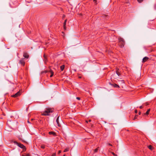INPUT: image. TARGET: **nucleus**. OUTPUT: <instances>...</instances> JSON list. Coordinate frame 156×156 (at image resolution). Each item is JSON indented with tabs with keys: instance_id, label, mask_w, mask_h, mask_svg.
Here are the masks:
<instances>
[{
	"instance_id": "1",
	"label": "nucleus",
	"mask_w": 156,
	"mask_h": 156,
	"mask_svg": "<svg viewBox=\"0 0 156 156\" xmlns=\"http://www.w3.org/2000/svg\"><path fill=\"white\" fill-rule=\"evenodd\" d=\"M54 109L50 108H46L43 113L41 114L42 115L47 116L50 115V113H52L54 111Z\"/></svg>"
},
{
	"instance_id": "2",
	"label": "nucleus",
	"mask_w": 156,
	"mask_h": 156,
	"mask_svg": "<svg viewBox=\"0 0 156 156\" xmlns=\"http://www.w3.org/2000/svg\"><path fill=\"white\" fill-rule=\"evenodd\" d=\"M14 144H16L19 147L23 149V150L26 151V147L23 144L20 143H18L16 141H14Z\"/></svg>"
},
{
	"instance_id": "3",
	"label": "nucleus",
	"mask_w": 156,
	"mask_h": 156,
	"mask_svg": "<svg viewBox=\"0 0 156 156\" xmlns=\"http://www.w3.org/2000/svg\"><path fill=\"white\" fill-rule=\"evenodd\" d=\"M119 41L121 42V45H120V47L121 48H122L124 47V45L125 44V41L124 40L121 38L119 37Z\"/></svg>"
},
{
	"instance_id": "4",
	"label": "nucleus",
	"mask_w": 156,
	"mask_h": 156,
	"mask_svg": "<svg viewBox=\"0 0 156 156\" xmlns=\"http://www.w3.org/2000/svg\"><path fill=\"white\" fill-rule=\"evenodd\" d=\"M59 116H58L56 119V122L57 123V126L59 127L61 126V125L60 122H62V120L60 119H59Z\"/></svg>"
},
{
	"instance_id": "5",
	"label": "nucleus",
	"mask_w": 156,
	"mask_h": 156,
	"mask_svg": "<svg viewBox=\"0 0 156 156\" xmlns=\"http://www.w3.org/2000/svg\"><path fill=\"white\" fill-rule=\"evenodd\" d=\"M19 64L24 66L25 64V61L24 58H21L19 61Z\"/></svg>"
},
{
	"instance_id": "6",
	"label": "nucleus",
	"mask_w": 156,
	"mask_h": 156,
	"mask_svg": "<svg viewBox=\"0 0 156 156\" xmlns=\"http://www.w3.org/2000/svg\"><path fill=\"white\" fill-rule=\"evenodd\" d=\"M20 95V92L19 91L18 92L16 93L15 94L12 95L11 96L12 97L14 98H16L19 96Z\"/></svg>"
},
{
	"instance_id": "7",
	"label": "nucleus",
	"mask_w": 156,
	"mask_h": 156,
	"mask_svg": "<svg viewBox=\"0 0 156 156\" xmlns=\"http://www.w3.org/2000/svg\"><path fill=\"white\" fill-rule=\"evenodd\" d=\"M23 56L25 58H28L29 57V55L27 52H24L23 53Z\"/></svg>"
},
{
	"instance_id": "8",
	"label": "nucleus",
	"mask_w": 156,
	"mask_h": 156,
	"mask_svg": "<svg viewBox=\"0 0 156 156\" xmlns=\"http://www.w3.org/2000/svg\"><path fill=\"white\" fill-rule=\"evenodd\" d=\"M149 59V58L147 57H145L142 60V62H146Z\"/></svg>"
},
{
	"instance_id": "9",
	"label": "nucleus",
	"mask_w": 156,
	"mask_h": 156,
	"mask_svg": "<svg viewBox=\"0 0 156 156\" xmlns=\"http://www.w3.org/2000/svg\"><path fill=\"white\" fill-rule=\"evenodd\" d=\"M116 73L118 76H119L121 75V73L119 72V69H118V68L116 69Z\"/></svg>"
},
{
	"instance_id": "10",
	"label": "nucleus",
	"mask_w": 156,
	"mask_h": 156,
	"mask_svg": "<svg viewBox=\"0 0 156 156\" xmlns=\"http://www.w3.org/2000/svg\"><path fill=\"white\" fill-rule=\"evenodd\" d=\"M111 84L112 86H113L114 87H118V88L119 87V85L116 83H114L113 84Z\"/></svg>"
},
{
	"instance_id": "11",
	"label": "nucleus",
	"mask_w": 156,
	"mask_h": 156,
	"mask_svg": "<svg viewBox=\"0 0 156 156\" xmlns=\"http://www.w3.org/2000/svg\"><path fill=\"white\" fill-rule=\"evenodd\" d=\"M148 147L149 149H150L151 151H152L154 149L153 147L151 145H150L148 146Z\"/></svg>"
},
{
	"instance_id": "12",
	"label": "nucleus",
	"mask_w": 156,
	"mask_h": 156,
	"mask_svg": "<svg viewBox=\"0 0 156 156\" xmlns=\"http://www.w3.org/2000/svg\"><path fill=\"white\" fill-rule=\"evenodd\" d=\"M49 134L50 135H53L54 136H55V133L52 131L49 132Z\"/></svg>"
},
{
	"instance_id": "13",
	"label": "nucleus",
	"mask_w": 156,
	"mask_h": 156,
	"mask_svg": "<svg viewBox=\"0 0 156 156\" xmlns=\"http://www.w3.org/2000/svg\"><path fill=\"white\" fill-rule=\"evenodd\" d=\"M150 109H148L147 111V112L145 113H144V115H148L149 113V112L150 111Z\"/></svg>"
},
{
	"instance_id": "14",
	"label": "nucleus",
	"mask_w": 156,
	"mask_h": 156,
	"mask_svg": "<svg viewBox=\"0 0 156 156\" xmlns=\"http://www.w3.org/2000/svg\"><path fill=\"white\" fill-rule=\"evenodd\" d=\"M65 68V66L64 65H62L60 66V69L61 71H63Z\"/></svg>"
},
{
	"instance_id": "15",
	"label": "nucleus",
	"mask_w": 156,
	"mask_h": 156,
	"mask_svg": "<svg viewBox=\"0 0 156 156\" xmlns=\"http://www.w3.org/2000/svg\"><path fill=\"white\" fill-rule=\"evenodd\" d=\"M51 73V75L50 76V77H51L53 75L54 73L52 70H50V72Z\"/></svg>"
},
{
	"instance_id": "16",
	"label": "nucleus",
	"mask_w": 156,
	"mask_h": 156,
	"mask_svg": "<svg viewBox=\"0 0 156 156\" xmlns=\"http://www.w3.org/2000/svg\"><path fill=\"white\" fill-rule=\"evenodd\" d=\"M118 81L119 82H121V83H124V81L123 80H118Z\"/></svg>"
},
{
	"instance_id": "17",
	"label": "nucleus",
	"mask_w": 156,
	"mask_h": 156,
	"mask_svg": "<svg viewBox=\"0 0 156 156\" xmlns=\"http://www.w3.org/2000/svg\"><path fill=\"white\" fill-rule=\"evenodd\" d=\"M44 60L46 61L47 60V58H46V56L45 54H44Z\"/></svg>"
},
{
	"instance_id": "18",
	"label": "nucleus",
	"mask_w": 156,
	"mask_h": 156,
	"mask_svg": "<svg viewBox=\"0 0 156 156\" xmlns=\"http://www.w3.org/2000/svg\"><path fill=\"white\" fill-rule=\"evenodd\" d=\"M99 147H98V148H97L95 149L94 150V151L95 152H98V148Z\"/></svg>"
},
{
	"instance_id": "19",
	"label": "nucleus",
	"mask_w": 156,
	"mask_h": 156,
	"mask_svg": "<svg viewBox=\"0 0 156 156\" xmlns=\"http://www.w3.org/2000/svg\"><path fill=\"white\" fill-rule=\"evenodd\" d=\"M66 21H67V20H65L64 22V23H63V26H65L66 25Z\"/></svg>"
},
{
	"instance_id": "20",
	"label": "nucleus",
	"mask_w": 156,
	"mask_h": 156,
	"mask_svg": "<svg viewBox=\"0 0 156 156\" xmlns=\"http://www.w3.org/2000/svg\"><path fill=\"white\" fill-rule=\"evenodd\" d=\"M41 147L42 148L44 149V148H45V146L44 145H42L41 146Z\"/></svg>"
},
{
	"instance_id": "21",
	"label": "nucleus",
	"mask_w": 156,
	"mask_h": 156,
	"mask_svg": "<svg viewBox=\"0 0 156 156\" xmlns=\"http://www.w3.org/2000/svg\"><path fill=\"white\" fill-rule=\"evenodd\" d=\"M104 16H105V19H106V20H107L108 18V16H107V15H104Z\"/></svg>"
},
{
	"instance_id": "22",
	"label": "nucleus",
	"mask_w": 156,
	"mask_h": 156,
	"mask_svg": "<svg viewBox=\"0 0 156 156\" xmlns=\"http://www.w3.org/2000/svg\"><path fill=\"white\" fill-rule=\"evenodd\" d=\"M143 0H137V1L139 3H141V2H143Z\"/></svg>"
},
{
	"instance_id": "23",
	"label": "nucleus",
	"mask_w": 156,
	"mask_h": 156,
	"mask_svg": "<svg viewBox=\"0 0 156 156\" xmlns=\"http://www.w3.org/2000/svg\"><path fill=\"white\" fill-rule=\"evenodd\" d=\"M68 150H69L68 149H67V148H66V149H65L64 150V152H67V151H68Z\"/></svg>"
},
{
	"instance_id": "24",
	"label": "nucleus",
	"mask_w": 156,
	"mask_h": 156,
	"mask_svg": "<svg viewBox=\"0 0 156 156\" xmlns=\"http://www.w3.org/2000/svg\"><path fill=\"white\" fill-rule=\"evenodd\" d=\"M112 154L114 155V156H117V155H116V154H115L114 152H112Z\"/></svg>"
},
{
	"instance_id": "25",
	"label": "nucleus",
	"mask_w": 156,
	"mask_h": 156,
	"mask_svg": "<svg viewBox=\"0 0 156 156\" xmlns=\"http://www.w3.org/2000/svg\"><path fill=\"white\" fill-rule=\"evenodd\" d=\"M137 115H135V116L134 117V120H135V119H136L137 118Z\"/></svg>"
},
{
	"instance_id": "26",
	"label": "nucleus",
	"mask_w": 156,
	"mask_h": 156,
	"mask_svg": "<svg viewBox=\"0 0 156 156\" xmlns=\"http://www.w3.org/2000/svg\"><path fill=\"white\" fill-rule=\"evenodd\" d=\"M56 155L55 153H53L51 156H55Z\"/></svg>"
},
{
	"instance_id": "27",
	"label": "nucleus",
	"mask_w": 156,
	"mask_h": 156,
	"mask_svg": "<svg viewBox=\"0 0 156 156\" xmlns=\"http://www.w3.org/2000/svg\"><path fill=\"white\" fill-rule=\"evenodd\" d=\"M76 99L78 100H80V98L79 97H77Z\"/></svg>"
},
{
	"instance_id": "28",
	"label": "nucleus",
	"mask_w": 156,
	"mask_h": 156,
	"mask_svg": "<svg viewBox=\"0 0 156 156\" xmlns=\"http://www.w3.org/2000/svg\"><path fill=\"white\" fill-rule=\"evenodd\" d=\"M25 156H30V155L29 154H27Z\"/></svg>"
},
{
	"instance_id": "29",
	"label": "nucleus",
	"mask_w": 156,
	"mask_h": 156,
	"mask_svg": "<svg viewBox=\"0 0 156 156\" xmlns=\"http://www.w3.org/2000/svg\"><path fill=\"white\" fill-rule=\"evenodd\" d=\"M143 108V106H140V109H142Z\"/></svg>"
},
{
	"instance_id": "30",
	"label": "nucleus",
	"mask_w": 156,
	"mask_h": 156,
	"mask_svg": "<svg viewBox=\"0 0 156 156\" xmlns=\"http://www.w3.org/2000/svg\"><path fill=\"white\" fill-rule=\"evenodd\" d=\"M135 112L136 113H137V111L136 110H135Z\"/></svg>"
},
{
	"instance_id": "31",
	"label": "nucleus",
	"mask_w": 156,
	"mask_h": 156,
	"mask_svg": "<svg viewBox=\"0 0 156 156\" xmlns=\"http://www.w3.org/2000/svg\"><path fill=\"white\" fill-rule=\"evenodd\" d=\"M63 27H64V30H66V26H63Z\"/></svg>"
},
{
	"instance_id": "32",
	"label": "nucleus",
	"mask_w": 156,
	"mask_h": 156,
	"mask_svg": "<svg viewBox=\"0 0 156 156\" xmlns=\"http://www.w3.org/2000/svg\"><path fill=\"white\" fill-rule=\"evenodd\" d=\"M47 72H48V71H44L42 73H46Z\"/></svg>"
},
{
	"instance_id": "33",
	"label": "nucleus",
	"mask_w": 156,
	"mask_h": 156,
	"mask_svg": "<svg viewBox=\"0 0 156 156\" xmlns=\"http://www.w3.org/2000/svg\"><path fill=\"white\" fill-rule=\"evenodd\" d=\"M61 152V151H59L58 152V154H60Z\"/></svg>"
},
{
	"instance_id": "34",
	"label": "nucleus",
	"mask_w": 156,
	"mask_h": 156,
	"mask_svg": "<svg viewBox=\"0 0 156 156\" xmlns=\"http://www.w3.org/2000/svg\"><path fill=\"white\" fill-rule=\"evenodd\" d=\"M138 114L139 115H140L141 114V112H139Z\"/></svg>"
},
{
	"instance_id": "35",
	"label": "nucleus",
	"mask_w": 156,
	"mask_h": 156,
	"mask_svg": "<svg viewBox=\"0 0 156 156\" xmlns=\"http://www.w3.org/2000/svg\"><path fill=\"white\" fill-rule=\"evenodd\" d=\"M108 145L110 146H112V145L110 144H108Z\"/></svg>"
},
{
	"instance_id": "36",
	"label": "nucleus",
	"mask_w": 156,
	"mask_h": 156,
	"mask_svg": "<svg viewBox=\"0 0 156 156\" xmlns=\"http://www.w3.org/2000/svg\"><path fill=\"white\" fill-rule=\"evenodd\" d=\"M78 78H81V76H78Z\"/></svg>"
},
{
	"instance_id": "37",
	"label": "nucleus",
	"mask_w": 156,
	"mask_h": 156,
	"mask_svg": "<svg viewBox=\"0 0 156 156\" xmlns=\"http://www.w3.org/2000/svg\"><path fill=\"white\" fill-rule=\"evenodd\" d=\"M34 120V119H31V121H33V120Z\"/></svg>"
},
{
	"instance_id": "38",
	"label": "nucleus",
	"mask_w": 156,
	"mask_h": 156,
	"mask_svg": "<svg viewBox=\"0 0 156 156\" xmlns=\"http://www.w3.org/2000/svg\"><path fill=\"white\" fill-rule=\"evenodd\" d=\"M91 120H89V122H91Z\"/></svg>"
},
{
	"instance_id": "39",
	"label": "nucleus",
	"mask_w": 156,
	"mask_h": 156,
	"mask_svg": "<svg viewBox=\"0 0 156 156\" xmlns=\"http://www.w3.org/2000/svg\"><path fill=\"white\" fill-rule=\"evenodd\" d=\"M27 122H28V123H30V122H29V120H28Z\"/></svg>"
},
{
	"instance_id": "40",
	"label": "nucleus",
	"mask_w": 156,
	"mask_h": 156,
	"mask_svg": "<svg viewBox=\"0 0 156 156\" xmlns=\"http://www.w3.org/2000/svg\"><path fill=\"white\" fill-rule=\"evenodd\" d=\"M86 122L88 123V121H86Z\"/></svg>"
},
{
	"instance_id": "41",
	"label": "nucleus",
	"mask_w": 156,
	"mask_h": 156,
	"mask_svg": "<svg viewBox=\"0 0 156 156\" xmlns=\"http://www.w3.org/2000/svg\"><path fill=\"white\" fill-rule=\"evenodd\" d=\"M63 156H65V155L64 154Z\"/></svg>"
},
{
	"instance_id": "42",
	"label": "nucleus",
	"mask_w": 156,
	"mask_h": 156,
	"mask_svg": "<svg viewBox=\"0 0 156 156\" xmlns=\"http://www.w3.org/2000/svg\"><path fill=\"white\" fill-rule=\"evenodd\" d=\"M62 33H63V32H62Z\"/></svg>"
},
{
	"instance_id": "43",
	"label": "nucleus",
	"mask_w": 156,
	"mask_h": 156,
	"mask_svg": "<svg viewBox=\"0 0 156 156\" xmlns=\"http://www.w3.org/2000/svg\"><path fill=\"white\" fill-rule=\"evenodd\" d=\"M22 156H25V155H23Z\"/></svg>"
}]
</instances>
